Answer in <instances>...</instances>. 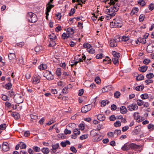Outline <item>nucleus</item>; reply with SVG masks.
I'll return each mask as SVG.
<instances>
[{"instance_id": "nucleus-56", "label": "nucleus", "mask_w": 154, "mask_h": 154, "mask_svg": "<svg viewBox=\"0 0 154 154\" xmlns=\"http://www.w3.org/2000/svg\"><path fill=\"white\" fill-rule=\"evenodd\" d=\"M138 11V8H136L134 10H132L131 13V14H134L135 13H137Z\"/></svg>"}, {"instance_id": "nucleus-19", "label": "nucleus", "mask_w": 154, "mask_h": 154, "mask_svg": "<svg viewBox=\"0 0 154 154\" xmlns=\"http://www.w3.org/2000/svg\"><path fill=\"white\" fill-rule=\"evenodd\" d=\"M112 60L115 65H118L119 64V58L117 57H113Z\"/></svg>"}, {"instance_id": "nucleus-11", "label": "nucleus", "mask_w": 154, "mask_h": 154, "mask_svg": "<svg viewBox=\"0 0 154 154\" xmlns=\"http://www.w3.org/2000/svg\"><path fill=\"white\" fill-rule=\"evenodd\" d=\"M140 131V128L138 126H137L135 128L134 130L132 132V134L133 135H136L139 133Z\"/></svg>"}, {"instance_id": "nucleus-51", "label": "nucleus", "mask_w": 154, "mask_h": 154, "mask_svg": "<svg viewBox=\"0 0 154 154\" xmlns=\"http://www.w3.org/2000/svg\"><path fill=\"white\" fill-rule=\"evenodd\" d=\"M103 57V54L101 53L100 54H97L96 56V57L97 59H102Z\"/></svg>"}, {"instance_id": "nucleus-35", "label": "nucleus", "mask_w": 154, "mask_h": 154, "mask_svg": "<svg viewBox=\"0 0 154 154\" xmlns=\"http://www.w3.org/2000/svg\"><path fill=\"white\" fill-rule=\"evenodd\" d=\"M19 63L21 65H23L24 64V61L22 56L20 57L19 59Z\"/></svg>"}, {"instance_id": "nucleus-48", "label": "nucleus", "mask_w": 154, "mask_h": 154, "mask_svg": "<svg viewBox=\"0 0 154 154\" xmlns=\"http://www.w3.org/2000/svg\"><path fill=\"white\" fill-rule=\"evenodd\" d=\"M150 60L149 59H145L143 61V63L146 65L148 64L150 62Z\"/></svg>"}, {"instance_id": "nucleus-64", "label": "nucleus", "mask_w": 154, "mask_h": 154, "mask_svg": "<svg viewBox=\"0 0 154 154\" xmlns=\"http://www.w3.org/2000/svg\"><path fill=\"white\" fill-rule=\"evenodd\" d=\"M84 92V90L83 89H81V90H80L79 92V96H81L83 94Z\"/></svg>"}, {"instance_id": "nucleus-18", "label": "nucleus", "mask_w": 154, "mask_h": 154, "mask_svg": "<svg viewBox=\"0 0 154 154\" xmlns=\"http://www.w3.org/2000/svg\"><path fill=\"white\" fill-rule=\"evenodd\" d=\"M119 0H110V2L108 3V4H109V6H107L106 8L109 7L110 5H112V6H115L116 5L115 4L116 2H118Z\"/></svg>"}, {"instance_id": "nucleus-10", "label": "nucleus", "mask_w": 154, "mask_h": 154, "mask_svg": "<svg viewBox=\"0 0 154 154\" xmlns=\"http://www.w3.org/2000/svg\"><path fill=\"white\" fill-rule=\"evenodd\" d=\"M41 76L38 74H35L33 78L34 82H35V84H37L40 82V79Z\"/></svg>"}, {"instance_id": "nucleus-63", "label": "nucleus", "mask_w": 154, "mask_h": 154, "mask_svg": "<svg viewBox=\"0 0 154 154\" xmlns=\"http://www.w3.org/2000/svg\"><path fill=\"white\" fill-rule=\"evenodd\" d=\"M2 99L4 100H6L8 99V97L7 95H5L3 94H2Z\"/></svg>"}, {"instance_id": "nucleus-44", "label": "nucleus", "mask_w": 154, "mask_h": 154, "mask_svg": "<svg viewBox=\"0 0 154 154\" xmlns=\"http://www.w3.org/2000/svg\"><path fill=\"white\" fill-rule=\"evenodd\" d=\"M79 129L81 130H83L85 129V125L82 124L81 123L79 125Z\"/></svg>"}, {"instance_id": "nucleus-31", "label": "nucleus", "mask_w": 154, "mask_h": 154, "mask_svg": "<svg viewBox=\"0 0 154 154\" xmlns=\"http://www.w3.org/2000/svg\"><path fill=\"white\" fill-rule=\"evenodd\" d=\"M46 79L48 80H51L54 79V76L51 73L50 75H48V76L46 77Z\"/></svg>"}, {"instance_id": "nucleus-34", "label": "nucleus", "mask_w": 154, "mask_h": 154, "mask_svg": "<svg viewBox=\"0 0 154 154\" xmlns=\"http://www.w3.org/2000/svg\"><path fill=\"white\" fill-rule=\"evenodd\" d=\"M44 76L45 77H47L48 75H50L51 73V72L49 71L48 70L45 71L44 72Z\"/></svg>"}, {"instance_id": "nucleus-21", "label": "nucleus", "mask_w": 154, "mask_h": 154, "mask_svg": "<svg viewBox=\"0 0 154 154\" xmlns=\"http://www.w3.org/2000/svg\"><path fill=\"white\" fill-rule=\"evenodd\" d=\"M41 150L45 154H47L49 152V150L48 148H43Z\"/></svg>"}, {"instance_id": "nucleus-43", "label": "nucleus", "mask_w": 154, "mask_h": 154, "mask_svg": "<svg viewBox=\"0 0 154 154\" xmlns=\"http://www.w3.org/2000/svg\"><path fill=\"white\" fill-rule=\"evenodd\" d=\"M148 8L149 10L151 11H152L154 9V5L152 3H151L150 4L148 7Z\"/></svg>"}, {"instance_id": "nucleus-6", "label": "nucleus", "mask_w": 154, "mask_h": 154, "mask_svg": "<svg viewBox=\"0 0 154 154\" xmlns=\"http://www.w3.org/2000/svg\"><path fill=\"white\" fill-rule=\"evenodd\" d=\"M138 112H134V119H136L137 121L138 122H140L144 120V118L140 116L139 115H137L136 116V114H138Z\"/></svg>"}, {"instance_id": "nucleus-36", "label": "nucleus", "mask_w": 154, "mask_h": 154, "mask_svg": "<svg viewBox=\"0 0 154 154\" xmlns=\"http://www.w3.org/2000/svg\"><path fill=\"white\" fill-rule=\"evenodd\" d=\"M88 137V134H87L82 135L80 137V139L81 140H83L87 138Z\"/></svg>"}, {"instance_id": "nucleus-17", "label": "nucleus", "mask_w": 154, "mask_h": 154, "mask_svg": "<svg viewBox=\"0 0 154 154\" xmlns=\"http://www.w3.org/2000/svg\"><path fill=\"white\" fill-rule=\"evenodd\" d=\"M98 132L96 129H93L91 132V134L93 136H95L99 135Z\"/></svg>"}, {"instance_id": "nucleus-23", "label": "nucleus", "mask_w": 154, "mask_h": 154, "mask_svg": "<svg viewBox=\"0 0 154 154\" xmlns=\"http://www.w3.org/2000/svg\"><path fill=\"white\" fill-rule=\"evenodd\" d=\"M23 101L22 97L21 96H20L17 99L16 103L19 104L22 103Z\"/></svg>"}, {"instance_id": "nucleus-42", "label": "nucleus", "mask_w": 154, "mask_h": 154, "mask_svg": "<svg viewBox=\"0 0 154 154\" xmlns=\"http://www.w3.org/2000/svg\"><path fill=\"white\" fill-rule=\"evenodd\" d=\"M145 16L143 14H141L140 15L139 18V20L140 22L143 21L144 19Z\"/></svg>"}, {"instance_id": "nucleus-54", "label": "nucleus", "mask_w": 154, "mask_h": 154, "mask_svg": "<svg viewBox=\"0 0 154 154\" xmlns=\"http://www.w3.org/2000/svg\"><path fill=\"white\" fill-rule=\"evenodd\" d=\"M111 109L112 111L116 110L117 109V106L114 104H113L111 106Z\"/></svg>"}, {"instance_id": "nucleus-58", "label": "nucleus", "mask_w": 154, "mask_h": 154, "mask_svg": "<svg viewBox=\"0 0 154 154\" xmlns=\"http://www.w3.org/2000/svg\"><path fill=\"white\" fill-rule=\"evenodd\" d=\"M53 35L54 36H51V35H49V36L50 37V38L51 40V41H52L53 40H55L57 38V37L55 35L53 34Z\"/></svg>"}, {"instance_id": "nucleus-47", "label": "nucleus", "mask_w": 154, "mask_h": 154, "mask_svg": "<svg viewBox=\"0 0 154 154\" xmlns=\"http://www.w3.org/2000/svg\"><path fill=\"white\" fill-rule=\"evenodd\" d=\"M122 41L126 42L129 39V37L128 36H124L122 37Z\"/></svg>"}, {"instance_id": "nucleus-26", "label": "nucleus", "mask_w": 154, "mask_h": 154, "mask_svg": "<svg viewBox=\"0 0 154 154\" xmlns=\"http://www.w3.org/2000/svg\"><path fill=\"white\" fill-rule=\"evenodd\" d=\"M141 98L143 99H146L149 97V96L148 94L145 93L141 94L140 96Z\"/></svg>"}, {"instance_id": "nucleus-14", "label": "nucleus", "mask_w": 154, "mask_h": 154, "mask_svg": "<svg viewBox=\"0 0 154 154\" xmlns=\"http://www.w3.org/2000/svg\"><path fill=\"white\" fill-rule=\"evenodd\" d=\"M147 68L148 66L145 65L140 67L138 69L140 72H144L146 71Z\"/></svg>"}, {"instance_id": "nucleus-50", "label": "nucleus", "mask_w": 154, "mask_h": 154, "mask_svg": "<svg viewBox=\"0 0 154 154\" xmlns=\"http://www.w3.org/2000/svg\"><path fill=\"white\" fill-rule=\"evenodd\" d=\"M145 82L146 83V85H148L149 83H153V81L152 80L149 79L146 80Z\"/></svg>"}, {"instance_id": "nucleus-5", "label": "nucleus", "mask_w": 154, "mask_h": 154, "mask_svg": "<svg viewBox=\"0 0 154 154\" xmlns=\"http://www.w3.org/2000/svg\"><path fill=\"white\" fill-rule=\"evenodd\" d=\"M91 109V106L90 105H86L82 108L81 111L82 113H85L90 110Z\"/></svg>"}, {"instance_id": "nucleus-30", "label": "nucleus", "mask_w": 154, "mask_h": 154, "mask_svg": "<svg viewBox=\"0 0 154 154\" xmlns=\"http://www.w3.org/2000/svg\"><path fill=\"white\" fill-rule=\"evenodd\" d=\"M61 69L60 68H58L57 69L56 72V74L57 76H59L61 75Z\"/></svg>"}, {"instance_id": "nucleus-41", "label": "nucleus", "mask_w": 154, "mask_h": 154, "mask_svg": "<svg viewBox=\"0 0 154 154\" xmlns=\"http://www.w3.org/2000/svg\"><path fill=\"white\" fill-rule=\"evenodd\" d=\"M32 148L35 151L37 152H39L41 150L40 148L37 146H34Z\"/></svg>"}, {"instance_id": "nucleus-24", "label": "nucleus", "mask_w": 154, "mask_h": 154, "mask_svg": "<svg viewBox=\"0 0 154 154\" xmlns=\"http://www.w3.org/2000/svg\"><path fill=\"white\" fill-rule=\"evenodd\" d=\"M144 76L143 75L141 74L138 75L136 79L137 81H140L144 79Z\"/></svg>"}, {"instance_id": "nucleus-55", "label": "nucleus", "mask_w": 154, "mask_h": 154, "mask_svg": "<svg viewBox=\"0 0 154 154\" xmlns=\"http://www.w3.org/2000/svg\"><path fill=\"white\" fill-rule=\"evenodd\" d=\"M30 134V131H27L24 132V136L26 137H28L29 136Z\"/></svg>"}, {"instance_id": "nucleus-3", "label": "nucleus", "mask_w": 154, "mask_h": 154, "mask_svg": "<svg viewBox=\"0 0 154 154\" xmlns=\"http://www.w3.org/2000/svg\"><path fill=\"white\" fill-rule=\"evenodd\" d=\"M119 7V4L117 3L115 6H112L109 9H108V11L107 13L108 15H110V18H111L112 17H113L115 15V12H117Z\"/></svg>"}, {"instance_id": "nucleus-28", "label": "nucleus", "mask_w": 154, "mask_h": 154, "mask_svg": "<svg viewBox=\"0 0 154 154\" xmlns=\"http://www.w3.org/2000/svg\"><path fill=\"white\" fill-rule=\"evenodd\" d=\"M121 95V93L118 91H116L114 94V97L116 98H118Z\"/></svg>"}, {"instance_id": "nucleus-9", "label": "nucleus", "mask_w": 154, "mask_h": 154, "mask_svg": "<svg viewBox=\"0 0 154 154\" xmlns=\"http://www.w3.org/2000/svg\"><path fill=\"white\" fill-rule=\"evenodd\" d=\"M128 109L130 111L135 110L138 109V106L136 104L133 103L130 104L128 106Z\"/></svg>"}, {"instance_id": "nucleus-59", "label": "nucleus", "mask_w": 154, "mask_h": 154, "mask_svg": "<svg viewBox=\"0 0 154 154\" xmlns=\"http://www.w3.org/2000/svg\"><path fill=\"white\" fill-rule=\"evenodd\" d=\"M68 89V87H65L62 90V92L63 93L67 94L68 92L67 91Z\"/></svg>"}, {"instance_id": "nucleus-4", "label": "nucleus", "mask_w": 154, "mask_h": 154, "mask_svg": "<svg viewBox=\"0 0 154 154\" xmlns=\"http://www.w3.org/2000/svg\"><path fill=\"white\" fill-rule=\"evenodd\" d=\"M26 18L29 22L32 23H35L38 20L37 16L36 14L31 12L27 13Z\"/></svg>"}, {"instance_id": "nucleus-38", "label": "nucleus", "mask_w": 154, "mask_h": 154, "mask_svg": "<svg viewBox=\"0 0 154 154\" xmlns=\"http://www.w3.org/2000/svg\"><path fill=\"white\" fill-rule=\"evenodd\" d=\"M73 132L75 135H79L80 134V131L78 128H75Z\"/></svg>"}, {"instance_id": "nucleus-12", "label": "nucleus", "mask_w": 154, "mask_h": 154, "mask_svg": "<svg viewBox=\"0 0 154 154\" xmlns=\"http://www.w3.org/2000/svg\"><path fill=\"white\" fill-rule=\"evenodd\" d=\"M52 151L54 153L56 151V150L58 148L59 146V143H56L53 144L52 145Z\"/></svg>"}, {"instance_id": "nucleus-37", "label": "nucleus", "mask_w": 154, "mask_h": 154, "mask_svg": "<svg viewBox=\"0 0 154 154\" xmlns=\"http://www.w3.org/2000/svg\"><path fill=\"white\" fill-rule=\"evenodd\" d=\"M87 51L89 53L91 54H94L95 52V50L93 48L87 49Z\"/></svg>"}, {"instance_id": "nucleus-53", "label": "nucleus", "mask_w": 154, "mask_h": 154, "mask_svg": "<svg viewBox=\"0 0 154 154\" xmlns=\"http://www.w3.org/2000/svg\"><path fill=\"white\" fill-rule=\"evenodd\" d=\"M138 3L142 6H144L145 5L146 3L143 0H140L138 2Z\"/></svg>"}, {"instance_id": "nucleus-16", "label": "nucleus", "mask_w": 154, "mask_h": 154, "mask_svg": "<svg viewBox=\"0 0 154 154\" xmlns=\"http://www.w3.org/2000/svg\"><path fill=\"white\" fill-rule=\"evenodd\" d=\"M97 118L100 121H103L105 120V117L104 115L99 114L97 115Z\"/></svg>"}, {"instance_id": "nucleus-32", "label": "nucleus", "mask_w": 154, "mask_h": 154, "mask_svg": "<svg viewBox=\"0 0 154 154\" xmlns=\"http://www.w3.org/2000/svg\"><path fill=\"white\" fill-rule=\"evenodd\" d=\"M137 105L140 106H142L144 103L143 101L141 100H137Z\"/></svg>"}, {"instance_id": "nucleus-52", "label": "nucleus", "mask_w": 154, "mask_h": 154, "mask_svg": "<svg viewBox=\"0 0 154 154\" xmlns=\"http://www.w3.org/2000/svg\"><path fill=\"white\" fill-rule=\"evenodd\" d=\"M64 133L65 134H69L71 133V131L70 130H68L66 128L64 130Z\"/></svg>"}, {"instance_id": "nucleus-2", "label": "nucleus", "mask_w": 154, "mask_h": 154, "mask_svg": "<svg viewBox=\"0 0 154 154\" xmlns=\"http://www.w3.org/2000/svg\"><path fill=\"white\" fill-rule=\"evenodd\" d=\"M140 146L134 143L129 144L128 143H125L121 148L123 151L128 150L130 149H136L140 147Z\"/></svg>"}, {"instance_id": "nucleus-62", "label": "nucleus", "mask_w": 154, "mask_h": 154, "mask_svg": "<svg viewBox=\"0 0 154 154\" xmlns=\"http://www.w3.org/2000/svg\"><path fill=\"white\" fill-rule=\"evenodd\" d=\"M154 125L152 124H150L148 125L147 128L148 129L152 128V130L154 129Z\"/></svg>"}, {"instance_id": "nucleus-25", "label": "nucleus", "mask_w": 154, "mask_h": 154, "mask_svg": "<svg viewBox=\"0 0 154 154\" xmlns=\"http://www.w3.org/2000/svg\"><path fill=\"white\" fill-rule=\"evenodd\" d=\"M19 145L21 149H25L26 148V145L23 142H20Z\"/></svg>"}, {"instance_id": "nucleus-8", "label": "nucleus", "mask_w": 154, "mask_h": 154, "mask_svg": "<svg viewBox=\"0 0 154 154\" xmlns=\"http://www.w3.org/2000/svg\"><path fill=\"white\" fill-rule=\"evenodd\" d=\"M119 40H117L116 37H115L114 39H111L109 41L110 46L111 47H115L117 46V41H119Z\"/></svg>"}, {"instance_id": "nucleus-49", "label": "nucleus", "mask_w": 154, "mask_h": 154, "mask_svg": "<svg viewBox=\"0 0 154 154\" xmlns=\"http://www.w3.org/2000/svg\"><path fill=\"white\" fill-rule=\"evenodd\" d=\"M31 119H33L34 120H35L38 119V116L36 115L31 114L30 115Z\"/></svg>"}, {"instance_id": "nucleus-33", "label": "nucleus", "mask_w": 154, "mask_h": 154, "mask_svg": "<svg viewBox=\"0 0 154 154\" xmlns=\"http://www.w3.org/2000/svg\"><path fill=\"white\" fill-rule=\"evenodd\" d=\"M146 76L147 79H150L153 78L154 76V75L153 73H151L147 74Z\"/></svg>"}, {"instance_id": "nucleus-1", "label": "nucleus", "mask_w": 154, "mask_h": 154, "mask_svg": "<svg viewBox=\"0 0 154 154\" xmlns=\"http://www.w3.org/2000/svg\"><path fill=\"white\" fill-rule=\"evenodd\" d=\"M114 22L112 21L110 23V26L112 28L117 27H121L122 25V19L121 17L119 16L117 17L114 19Z\"/></svg>"}, {"instance_id": "nucleus-40", "label": "nucleus", "mask_w": 154, "mask_h": 154, "mask_svg": "<svg viewBox=\"0 0 154 154\" xmlns=\"http://www.w3.org/2000/svg\"><path fill=\"white\" fill-rule=\"evenodd\" d=\"M121 123L119 121H117L114 123V125L116 127H119L121 125Z\"/></svg>"}, {"instance_id": "nucleus-22", "label": "nucleus", "mask_w": 154, "mask_h": 154, "mask_svg": "<svg viewBox=\"0 0 154 154\" xmlns=\"http://www.w3.org/2000/svg\"><path fill=\"white\" fill-rule=\"evenodd\" d=\"M12 85L11 82L8 83L5 85V88L8 90L11 89L12 88Z\"/></svg>"}, {"instance_id": "nucleus-15", "label": "nucleus", "mask_w": 154, "mask_h": 154, "mask_svg": "<svg viewBox=\"0 0 154 154\" xmlns=\"http://www.w3.org/2000/svg\"><path fill=\"white\" fill-rule=\"evenodd\" d=\"M9 59L10 60H14L16 58V56L14 53H10L8 55Z\"/></svg>"}, {"instance_id": "nucleus-61", "label": "nucleus", "mask_w": 154, "mask_h": 154, "mask_svg": "<svg viewBox=\"0 0 154 154\" xmlns=\"http://www.w3.org/2000/svg\"><path fill=\"white\" fill-rule=\"evenodd\" d=\"M129 128V127L128 126H126L122 128V131L123 132L125 131Z\"/></svg>"}, {"instance_id": "nucleus-7", "label": "nucleus", "mask_w": 154, "mask_h": 154, "mask_svg": "<svg viewBox=\"0 0 154 154\" xmlns=\"http://www.w3.org/2000/svg\"><path fill=\"white\" fill-rule=\"evenodd\" d=\"M2 149L4 152H6L9 150V145L7 142H4L2 144Z\"/></svg>"}, {"instance_id": "nucleus-13", "label": "nucleus", "mask_w": 154, "mask_h": 154, "mask_svg": "<svg viewBox=\"0 0 154 154\" xmlns=\"http://www.w3.org/2000/svg\"><path fill=\"white\" fill-rule=\"evenodd\" d=\"M121 113L124 114L126 113L128 111L126 107L124 106H122L120 108Z\"/></svg>"}, {"instance_id": "nucleus-20", "label": "nucleus", "mask_w": 154, "mask_h": 154, "mask_svg": "<svg viewBox=\"0 0 154 154\" xmlns=\"http://www.w3.org/2000/svg\"><path fill=\"white\" fill-rule=\"evenodd\" d=\"M137 41L139 43H142L143 44H145L146 43V40L144 39V38H139L137 39Z\"/></svg>"}, {"instance_id": "nucleus-46", "label": "nucleus", "mask_w": 154, "mask_h": 154, "mask_svg": "<svg viewBox=\"0 0 154 154\" xmlns=\"http://www.w3.org/2000/svg\"><path fill=\"white\" fill-rule=\"evenodd\" d=\"M70 149L71 151H72V152L73 153H76L77 152V150H76V149L75 148L74 146H72L70 148Z\"/></svg>"}, {"instance_id": "nucleus-39", "label": "nucleus", "mask_w": 154, "mask_h": 154, "mask_svg": "<svg viewBox=\"0 0 154 154\" xmlns=\"http://www.w3.org/2000/svg\"><path fill=\"white\" fill-rule=\"evenodd\" d=\"M75 8H72L69 12V16H71L73 15V14L75 13Z\"/></svg>"}, {"instance_id": "nucleus-29", "label": "nucleus", "mask_w": 154, "mask_h": 154, "mask_svg": "<svg viewBox=\"0 0 154 154\" xmlns=\"http://www.w3.org/2000/svg\"><path fill=\"white\" fill-rule=\"evenodd\" d=\"M67 32H71V35H72L74 33V30L71 27H69L66 30Z\"/></svg>"}, {"instance_id": "nucleus-27", "label": "nucleus", "mask_w": 154, "mask_h": 154, "mask_svg": "<svg viewBox=\"0 0 154 154\" xmlns=\"http://www.w3.org/2000/svg\"><path fill=\"white\" fill-rule=\"evenodd\" d=\"M144 88L143 86L140 85L136 87L135 89L138 91H141L143 90Z\"/></svg>"}, {"instance_id": "nucleus-45", "label": "nucleus", "mask_w": 154, "mask_h": 154, "mask_svg": "<svg viewBox=\"0 0 154 154\" xmlns=\"http://www.w3.org/2000/svg\"><path fill=\"white\" fill-rule=\"evenodd\" d=\"M109 119L111 121H114L116 120V117L114 115H112L109 117Z\"/></svg>"}, {"instance_id": "nucleus-57", "label": "nucleus", "mask_w": 154, "mask_h": 154, "mask_svg": "<svg viewBox=\"0 0 154 154\" xmlns=\"http://www.w3.org/2000/svg\"><path fill=\"white\" fill-rule=\"evenodd\" d=\"M6 128V124H1L0 125V128L2 130H5Z\"/></svg>"}, {"instance_id": "nucleus-60", "label": "nucleus", "mask_w": 154, "mask_h": 154, "mask_svg": "<svg viewBox=\"0 0 154 154\" xmlns=\"http://www.w3.org/2000/svg\"><path fill=\"white\" fill-rule=\"evenodd\" d=\"M95 81L97 84L99 83L100 81L99 77L98 76L95 79Z\"/></svg>"}]
</instances>
